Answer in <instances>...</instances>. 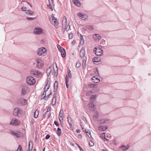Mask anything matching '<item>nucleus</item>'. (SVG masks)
Here are the masks:
<instances>
[{
    "instance_id": "nucleus-8",
    "label": "nucleus",
    "mask_w": 151,
    "mask_h": 151,
    "mask_svg": "<svg viewBox=\"0 0 151 151\" xmlns=\"http://www.w3.org/2000/svg\"><path fill=\"white\" fill-rule=\"evenodd\" d=\"M21 112L22 111L19 108H16L14 109L13 114L15 116H18L21 115Z\"/></svg>"
},
{
    "instance_id": "nucleus-40",
    "label": "nucleus",
    "mask_w": 151,
    "mask_h": 151,
    "mask_svg": "<svg viewBox=\"0 0 151 151\" xmlns=\"http://www.w3.org/2000/svg\"><path fill=\"white\" fill-rule=\"evenodd\" d=\"M96 84H90L88 85V86L90 88H93L96 86Z\"/></svg>"
},
{
    "instance_id": "nucleus-16",
    "label": "nucleus",
    "mask_w": 151,
    "mask_h": 151,
    "mask_svg": "<svg viewBox=\"0 0 151 151\" xmlns=\"http://www.w3.org/2000/svg\"><path fill=\"white\" fill-rule=\"evenodd\" d=\"M93 37L94 39L96 41H99L101 38V37L100 35L98 34H94L93 35Z\"/></svg>"
},
{
    "instance_id": "nucleus-14",
    "label": "nucleus",
    "mask_w": 151,
    "mask_h": 151,
    "mask_svg": "<svg viewBox=\"0 0 151 151\" xmlns=\"http://www.w3.org/2000/svg\"><path fill=\"white\" fill-rule=\"evenodd\" d=\"M50 74L54 76H57L58 75V70L57 66L56 69H55L53 68V70H52L51 74Z\"/></svg>"
},
{
    "instance_id": "nucleus-37",
    "label": "nucleus",
    "mask_w": 151,
    "mask_h": 151,
    "mask_svg": "<svg viewBox=\"0 0 151 151\" xmlns=\"http://www.w3.org/2000/svg\"><path fill=\"white\" fill-rule=\"evenodd\" d=\"M94 78L96 79L97 80V81H93V82H94V83H98L100 81V80L98 79L97 78H96V77L95 76H93V78L92 79L93 80H95V79H94Z\"/></svg>"
},
{
    "instance_id": "nucleus-61",
    "label": "nucleus",
    "mask_w": 151,
    "mask_h": 151,
    "mask_svg": "<svg viewBox=\"0 0 151 151\" xmlns=\"http://www.w3.org/2000/svg\"><path fill=\"white\" fill-rule=\"evenodd\" d=\"M51 110V109L50 108H48L47 109V110L46 111V112H48L49 111H50Z\"/></svg>"
},
{
    "instance_id": "nucleus-12",
    "label": "nucleus",
    "mask_w": 151,
    "mask_h": 151,
    "mask_svg": "<svg viewBox=\"0 0 151 151\" xmlns=\"http://www.w3.org/2000/svg\"><path fill=\"white\" fill-rule=\"evenodd\" d=\"M78 17L83 20H85L87 19L88 16L87 15L83 13H79L78 14Z\"/></svg>"
},
{
    "instance_id": "nucleus-19",
    "label": "nucleus",
    "mask_w": 151,
    "mask_h": 151,
    "mask_svg": "<svg viewBox=\"0 0 151 151\" xmlns=\"http://www.w3.org/2000/svg\"><path fill=\"white\" fill-rule=\"evenodd\" d=\"M20 103L22 105L24 106L26 105L27 103V101L26 99H20L19 100Z\"/></svg>"
},
{
    "instance_id": "nucleus-22",
    "label": "nucleus",
    "mask_w": 151,
    "mask_h": 151,
    "mask_svg": "<svg viewBox=\"0 0 151 151\" xmlns=\"http://www.w3.org/2000/svg\"><path fill=\"white\" fill-rule=\"evenodd\" d=\"M73 2L78 6L80 7L81 6V2L78 0H73Z\"/></svg>"
},
{
    "instance_id": "nucleus-6",
    "label": "nucleus",
    "mask_w": 151,
    "mask_h": 151,
    "mask_svg": "<svg viewBox=\"0 0 151 151\" xmlns=\"http://www.w3.org/2000/svg\"><path fill=\"white\" fill-rule=\"evenodd\" d=\"M49 19L51 23L55 27H57L58 25V20L53 16L52 15L50 17Z\"/></svg>"
},
{
    "instance_id": "nucleus-26",
    "label": "nucleus",
    "mask_w": 151,
    "mask_h": 151,
    "mask_svg": "<svg viewBox=\"0 0 151 151\" xmlns=\"http://www.w3.org/2000/svg\"><path fill=\"white\" fill-rule=\"evenodd\" d=\"M58 83L57 81H56L54 83V91H55L58 88Z\"/></svg>"
},
{
    "instance_id": "nucleus-24",
    "label": "nucleus",
    "mask_w": 151,
    "mask_h": 151,
    "mask_svg": "<svg viewBox=\"0 0 151 151\" xmlns=\"http://www.w3.org/2000/svg\"><path fill=\"white\" fill-rule=\"evenodd\" d=\"M25 13L28 15H32L33 14L34 12L30 10H28L26 11Z\"/></svg>"
},
{
    "instance_id": "nucleus-4",
    "label": "nucleus",
    "mask_w": 151,
    "mask_h": 151,
    "mask_svg": "<svg viewBox=\"0 0 151 151\" xmlns=\"http://www.w3.org/2000/svg\"><path fill=\"white\" fill-rule=\"evenodd\" d=\"M35 79L33 77L31 76H29L27 77V83L28 85H33L35 84Z\"/></svg>"
},
{
    "instance_id": "nucleus-53",
    "label": "nucleus",
    "mask_w": 151,
    "mask_h": 151,
    "mask_svg": "<svg viewBox=\"0 0 151 151\" xmlns=\"http://www.w3.org/2000/svg\"><path fill=\"white\" fill-rule=\"evenodd\" d=\"M73 35L72 34H69V37L70 39H72L73 38Z\"/></svg>"
},
{
    "instance_id": "nucleus-43",
    "label": "nucleus",
    "mask_w": 151,
    "mask_h": 151,
    "mask_svg": "<svg viewBox=\"0 0 151 151\" xmlns=\"http://www.w3.org/2000/svg\"><path fill=\"white\" fill-rule=\"evenodd\" d=\"M50 82L49 81H48L47 83V84H46V86H45V87L46 88H48V89H49L50 87Z\"/></svg>"
},
{
    "instance_id": "nucleus-35",
    "label": "nucleus",
    "mask_w": 151,
    "mask_h": 151,
    "mask_svg": "<svg viewBox=\"0 0 151 151\" xmlns=\"http://www.w3.org/2000/svg\"><path fill=\"white\" fill-rule=\"evenodd\" d=\"M68 121L69 123V124L70 125H72V120L71 119V118L70 117H68Z\"/></svg>"
},
{
    "instance_id": "nucleus-51",
    "label": "nucleus",
    "mask_w": 151,
    "mask_h": 151,
    "mask_svg": "<svg viewBox=\"0 0 151 151\" xmlns=\"http://www.w3.org/2000/svg\"><path fill=\"white\" fill-rule=\"evenodd\" d=\"M57 47L58 48V49H59V50L60 51V50H61V48H63V47H61L60 45H57Z\"/></svg>"
},
{
    "instance_id": "nucleus-45",
    "label": "nucleus",
    "mask_w": 151,
    "mask_h": 151,
    "mask_svg": "<svg viewBox=\"0 0 151 151\" xmlns=\"http://www.w3.org/2000/svg\"><path fill=\"white\" fill-rule=\"evenodd\" d=\"M48 89H49L48 88H46L45 87L44 91V92L42 94H46V91H47Z\"/></svg>"
},
{
    "instance_id": "nucleus-1",
    "label": "nucleus",
    "mask_w": 151,
    "mask_h": 151,
    "mask_svg": "<svg viewBox=\"0 0 151 151\" xmlns=\"http://www.w3.org/2000/svg\"><path fill=\"white\" fill-rule=\"evenodd\" d=\"M70 29V26L69 24H67V21L66 18L64 16L62 21V32L64 33L66 30L67 32Z\"/></svg>"
},
{
    "instance_id": "nucleus-59",
    "label": "nucleus",
    "mask_w": 151,
    "mask_h": 151,
    "mask_svg": "<svg viewBox=\"0 0 151 151\" xmlns=\"http://www.w3.org/2000/svg\"><path fill=\"white\" fill-rule=\"evenodd\" d=\"M87 93L88 94H92V92L91 91H88V92H87Z\"/></svg>"
},
{
    "instance_id": "nucleus-3",
    "label": "nucleus",
    "mask_w": 151,
    "mask_h": 151,
    "mask_svg": "<svg viewBox=\"0 0 151 151\" xmlns=\"http://www.w3.org/2000/svg\"><path fill=\"white\" fill-rule=\"evenodd\" d=\"M37 67L39 69L41 68L43 66L44 63L42 60L39 58H37L35 60Z\"/></svg>"
},
{
    "instance_id": "nucleus-62",
    "label": "nucleus",
    "mask_w": 151,
    "mask_h": 151,
    "mask_svg": "<svg viewBox=\"0 0 151 151\" xmlns=\"http://www.w3.org/2000/svg\"><path fill=\"white\" fill-rule=\"evenodd\" d=\"M98 117V114H97L95 116H94V118H95V119H96V118H97Z\"/></svg>"
},
{
    "instance_id": "nucleus-47",
    "label": "nucleus",
    "mask_w": 151,
    "mask_h": 151,
    "mask_svg": "<svg viewBox=\"0 0 151 151\" xmlns=\"http://www.w3.org/2000/svg\"><path fill=\"white\" fill-rule=\"evenodd\" d=\"M89 143V145L91 147L93 146L94 145L93 142L91 141H90Z\"/></svg>"
},
{
    "instance_id": "nucleus-60",
    "label": "nucleus",
    "mask_w": 151,
    "mask_h": 151,
    "mask_svg": "<svg viewBox=\"0 0 151 151\" xmlns=\"http://www.w3.org/2000/svg\"><path fill=\"white\" fill-rule=\"evenodd\" d=\"M47 112H46L45 113H44L43 114V115L42 116V117H45L46 116V115L47 114Z\"/></svg>"
},
{
    "instance_id": "nucleus-25",
    "label": "nucleus",
    "mask_w": 151,
    "mask_h": 151,
    "mask_svg": "<svg viewBox=\"0 0 151 151\" xmlns=\"http://www.w3.org/2000/svg\"><path fill=\"white\" fill-rule=\"evenodd\" d=\"M49 95H41V99H44V100L47 99L49 97Z\"/></svg>"
},
{
    "instance_id": "nucleus-49",
    "label": "nucleus",
    "mask_w": 151,
    "mask_h": 151,
    "mask_svg": "<svg viewBox=\"0 0 151 151\" xmlns=\"http://www.w3.org/2000/svg\"><path fill=\"white\" fill-rule=\"evenodd\" d=\"M81 65V64L80 63H77L76 65V66L77 68H78L79 67H80Z\"/></svg>"
},
{
    "instance_id": "nucleus-17",
    "label": "nucleus",
    "mask_w": 151,
    "mask_h": 151,
    "mask_svg": "<svg viewBox=\"0 0 151 151\" xmlns=\"http://www.w3.org/2000/svg\"><path fill=\"white\" fill-rule=\"evenodd\" d=\"M11 133L17 138H19L22 136V134L21 132L18 131L16 132H12Z\"/></svg>"
},
{
    "instance_id": "nucleus-36",
    "label": "nucleus",
    "mask_w": 151,
    "mask_h": 151,
    "mask_svg": "<svg viewBox=\"0 0 151 151\" xmlns=\"http://www.w3.org/2000/svg\"><path fill=\"white\" fill-rule=\"evenodd\" d=\"M56 99L55 98V97H54L52 100V103L53 105H55L56 103Z\"/></svg>"
},
{
    "instance_id": "nucleus-57",
    "label": "nucleus",
    "mask_w": 151,
    "mask_h": 151,
    "mask_svg": "<svg viewBox=\"0 0 151 151\" xmlns=\"http://www.w3.org/2000/svg\"><path fill=\"white\" fill-rule=\"evenodd\" d=\"M50 135L49 134H47L45 138L46 139H49L50 138Z\"/></svg>"
},
{
    "instance_id": "nucleus-20",
    "label": "nucleus",
    "mask_w": 151,
    "mask_h": 151,
    "mask_svg": "<svg viewBox=\"0 0 151 151\" xmlns=\"http://www.w3.org/2000/svg\"><path fill=\"white\" fill-rule=\"evenodd\" d=\"M61 50H60V51L61 52V54L63 58H64L66 56V53H65V51L64 49L63 48H61Z\"/></svg>"
},
{
    "instance_id": "nucleus-46",
    "label": "nucleus",
    "mask_w": 151,
    "mask_h": 151,
    "mask_svg": "<svg viewBox=\"0 0 151 151\" xmlns=\"http://www.w3.org/2000/svg\"><path fill=\"white\" fill-rule=\"evenodd\" d=\"M21 10H22V11H27V8L26 7L24 6H23L21 8Z\"/></svg>"
},
{
    "instance_id": "nucleus-38",
    "label": "nucleus",
    "mask_w": 151,
    "mask_h": 151,
    "mask_svg": "<svg viewBox=\"0 0 151 151\" xmlns=\"http://www.w3.org/2000/svg\"><path fill=\"white\" fill-rule=\"evenodd\" d=\"M96 95H92L90 98V99L91 100V102L92 101V100H93V101L94 100V99H96Z\"/></svg>"
},
{
    "instance_id": "nucleus-28",
    "label": "nucleus",
    "mask_w": 151,
    "mask_h": 151,
    "mask_svg": "<svg viewBox=\"0 0 151 151\" xmlns=\"http://www.w3.org/2000/svg\"><path fill=\"white\" fill-rule=\"evenodd\" d=\"M100 61V59L98 57H95L93 59V62H98Z\"/></svg>"
},
{
    "instance_id": "nucleus-18",
    "label": "nucleus",
    "mask_w": 151,
    "mask_h": 151,
    "mask_svg": "<svg viewBox=\"0 0 151 151\" xmlns=\"http://www.w3.org/2000/svg\"><path fill=\"white\" fill-rule=\"evenodd\" d=\"M85 52V48L84 47L82 48L80 53V56L81 58H83L84 56Z\"/></svg>"
},
{
    "instance_id": "nucleus-55",
    "label": "nucleus",
    "mask_w": 151,
    "mask_h": 151,
    "mask_svg": "<svg viewBox=\"0 0 151 151\" xmlns=\"http://www.w3.org/2000/svg\"><path fill=\"white\" fill-rule=\"evenodd\" d=\"M105 122L104 119H102L100 120V122L101 123H104Z\"/></svg>"
},
{
    "instance_id": "nucleus-15",
    "label": "nucleus",
    "mask_w": 151,
    "mask_h": 151,
    "mask_svg": "<svg viewBox=\"0 0 151 151\" xmlns=\"http://www.w3.org/2000/svg\"><path fill=\"white\" fill-rule=\"evenodd\" d=\"M88 107L91 111H93L96 109L93 103H91V101L90 102L88 105Z\"/></svg>"
},
{
    "instance_id": "nucleus-64",
    "label": "nucleus",
    "mask_w": 151,
    "mask_h": 151,
    "mask_svg": "<svg viewBox=\"0 0 151 151\" xmlns=\"http://www.w3.org/2000/svg\"><path fill=\"white\" fill-rule=\"evenodd\" d=\"M71 73L70 71V70L69 69H68V73Z\"/></svg>"
},
{
    "instance_id": "nucleus-41",
    "label": "nucleus",
    "mask_w": 151,
    "mask_h": 151,
    "mask_svg": "<svg viewBox=\"0 0 151 151\" xmlns=\"http://www.w3.org/2000/svg\"><path fill=\"white\" fill-rule=\"evenodd\" d=\"M86 28H88V29L91 30H93L94 29V28L92 26H90V25H87L86 26Z\"/></svg>"
},
{
    "instance_id": "nucleus-39",
    "label": "nucleus",
    "mask_w": 151,
    "mask_h": 151,
    "mask_svg": "<svg viewBox=\"0 0 151 151\" xmlns=\"http://www.w3.org/2000/svg\"><path fill=\"white\" fill-rule=\"evenodd\" d=\"M80 43L81 45H83L84 43V40L82 36H81V38L80 40Z\"/></svg>"
},
{
    "instance_id": "nucleus-63",
    "label": "nucleus",
    "mask_w": 151,
    "mask_h": 151,
    "mask_svg": "<svg viewBox=\"0 0 151 151\" xmlns=\"http://www.w3.org/2000/svg\"><path fill=\"white\" fill-rule=\"evenodd\" d=\"M76 131L77 133H80V131L79 129H77Z\"/></svg>"
},
{
    "instance_id": "nucleus-50",
    "label": "nucleus",
    "mask_w": 151,
    "mask_h": 151,
    "mask_svg": "<svg viewBox=\"0 0 151 151\" xmlns=\"http://www.w3.org/2000/svg\"><path fill=\"white\" fill-rule=\"evenodd\" d=\"M86 134L89 137L90 135L91 136V132L89 131H88V132H86Z\"/></svg>"
},
{
    "instance_id": "nucleus-48",
    "label": "nucleus",
    "mask_w": 151,
    "mask_h": 151,
    "mask_svg": "<svg viewBox=\"0 0 151 151\" xmlns=\"http://www.w3.org/2000/svg\"><path fill=\"white\" fill-rule=\"evenodd\" d=\"M86 60L84 59L83 60V63H82V65L83 67L86 66Z\"/></svg>"
},
{
    "instance_id": "nucleus-2",
    "label": "nucleus",
    "mask_w": 151,
    "mask_h": 151,
    "mask_svg": "<svg viewBox=\"0 0 151 151\" xmlns=\"http://www.w3.org/2000/svg\"><path fill=\"white\" fill-rule=\"evenodd\" d=\"M37 54L39 56H45L47 54V50L46 49L43 47L38 48L36 51Z\"/></svg>"
},
{
    "instance_id": "nucleus-10",
    "label": "nucleus",
    "mask_w": 151,
    "mask_h": 151,
    "mask_svg": "<svg viewBox=\"0 0 151 151\" xmlns=\"http://www.w3.org/2000/svg\"><path fill=\"white\" fill-rule=\"evenodd\" d=\"M43 29L41 28H36L34 30V32L35 34L37 35H40L42 34Z\"/></svg>"
},
{
    "instance_id": "nucleus-9",
    "label": "nucleus",
    "mask_w": 151,
    "mask_h": 151,
    "mask_svg": "<svg viewBox=\"0 0 151 151\" xmlns=\"http://www.w3.org/2000/svg\"><path fill=\"white\" fill-rule=\"evenodd\" d=\"M20 123V122L15 118L13 119L10 123V124L14 126L18 125Z\"/></svg>"
},
{
    "instance_id": "nucleus-34",
    "label": "nucleus",
    "mask_w": 151,
    "mask_h": 151,
    "mask_svg": "<svg viewBox=\"0 0 151 151\" xmlns=\"http://www.w3.org/2000/svg\"><path fill=\"white\" fill-rule=\"evenodd\" d=\"M57 134L58 136H60L61 134V130L59 128H58L57 129Z\"/></svg>"
},
{
    "instance_id": "nucleus-52",
    "label": "nucleus",
    "mask_w": 151,
    "mask_h": 151,
    "mask_svg": "<svg viewBox=\"0 0 151 151\" xmlns=\"http://www.w3.org/2000/svg\"><path fill=\"white\" fill-rule=\"evenodd\" d=\"M26 19H27L29 20H33L35 19V18L27 17L26 18Z\"/></svg>"
},
{
    "instance_id": "nucleus-11",
    "label": "nucleus",
    "mask_w": 151,
    "mask_h": 151,
    "mask_svg": "<svg viewBox=\"0 0 151 151\" xmlns=\"http://www.w3.org/2000/svg\"><path fill=\"white\" fill-rule=\"evenodd\" d=\"M29 91V89L28 87L26 85L23 86L22 89V93L23 94H24Z\"/></svg>"
},
{
    "instance_id": "nucleus-5",
    "label": "nucleus",
    "mask_w": 151,
    "mask_h": 151,
    "mask_svg": "<svg viewBox=\"0 0 151 151\" xmlns=\"http://www.w3.org/2000/svg\"><path fill=\"white\" fill-rule=\"evenodd\" d=\"M30 73L31 75L36 77H39L42 76V74L40 71L35 69L32 70L30 71Z\"/></svg>"
},
{
    "instance_id": "nucleus-7",
    "label": "nucleus",
    "mask_w": 151,
    "mask_h": 151,
    "mask_svg": "<svg viewBox=\"0 0 151 151\" xmlns=\"http://www.w3.org/2000/svg\"><path fill=\"white\" fill-rule=\"evenodd\" d=\"M94 53L97 56H101L103 55V50L99 47H95L93 50Z\"/></svg>"
},
{
    "instance_id": "nucleus-31",
    "label": "nucleus",
    "mask_w": 151,
    "mask_h": 151,
    "mask_svg": "<svg viewBox=\"0 0 151 151\" xmlns=\"http://www.w3.org/2000/svg\"><path fill=\"white\" fill-rule=\"evenodd\" d=\"M53 5L54 4L53 3L51 4H50V3H49V4H47V7L49 9H50L51 11H52L53 10V9L52 7V6H53Z\"/></svg>"
},
{
    "instance_id": "nucleus-44",
    "label": "nucleus",
    "mask_w": 151,
    "mask_h": 151,
    "mask_svg": "<svg viewBox=\"0 0 151 151\" xmlns=\"http://www.w3.org/2000/svg\"><path fill=\"white\" fill-rule=\"evenodd\" d=\"M50 82L49 81H48L47 83V84H46V86H45V87L46 88H48V89H49L50 87Z\"/></svg>"
},
{
    "instance_id": "nucleus-58",
    "label": "nucleus",
    "mask_w": 151,
    "mask_h": 151,
    "mask_svg": "<svg viewBox=\"0 0 151 151\" xmlns=\"http://www.w3.org/2000/svg\"><path fill=\"white\" fill-rule=\"evenodd\" d=\"M49 3H50V4H52L53 3V0H48Z\"/></svg>"
},
{
    "instance_id": "nucleus-23",
    "label": "nucleus",
    "mask_w": 151,
    "mask_h": 151,
    "mask_svg": "<svg viewBox=\"0 0 151 151\" xmlns=\"http://www.w3.org/2000/svg\"><path fill=\"white\" fill-rule=\"evenodd\" d=\"M72 77L71 74V73H68V75L65 78V80L66 83L68 82V80L69 78H70Z\"/></svg>"
},
{
    "instance_id": "nucleus-42",
    "label": "nucleus",
    "mask_w": 151,
    "mask_h": 151,
    "mask_svg": "<svg viewBox=\"0 0 151 151\" xmlns=\"http://www.w3.org/2000/svg\"><path fill=\"white\" fill-rule=\"evenodd\" d=\"M15 151H22V146L20 145H19L17 149Z\"/></svg>"
},
{
    "instance_id": "nucleus-27",
    "label": "nucleus",
    "mask_w": 151,
    "mask_h": 151,
    "mask_svg": "<svg viewBox=\"0 0 151 151\" xmlns=\"http://www.w3.org/2000/svg\"><path fill=\"white\" fill-rule=\"evenodd\" d=\"M39 115V112L37 110H36L34 113V117L35 118H36Z\"/></svg>"
},
{
    "instance_id": "nucleus-33",
    "label": "nucleus",
    "mask_w": 151,
    "mask_h": 151,
    "mask_svg": "<svg viewBox=\"0 0 151 151\" xmlns=\"http://www.w3.org/2000/svg\"><path fill=\"white\" fill-rule=\"evenodd\" d=\"M128 147L129 146H128V145H127V146L123 145L121 147V148L123 150H126L128 149Z\"/></svg>"
},
{
    "instance_id": "nucleus-32",
    "label": "nucleus",
    "mask_w": 151,
    "mask_h": 151,
    "mask_svg": "<svg viewBox=\"0 0 151 151\" xmlns=\"http://www.w3.org/2000/svg\"><path fill=\"white\" fill-rule=\"evenodd\" d=\"M101 138L104 139V141H108V140L106 138L104 133H103L101 135Z\"/></svg>"
},
{
    "instance_id": "nucleus-29",
    "label": "nucleus",
    "mask_w": 151,
    "mask_h": 151,
    "mask_svg": "<svg viewBox=\"0 0 151 151\" xmlns=\"http://www.w3.org/2000/svg\"><path fill=\"white\" fill-rule=\"evenodd\" d=\"M107 129V127L105 126H101L99 128V129L101 131H104Z\"/></svg>"
},
{
    "instance_id": "nucleus-21",
    "label": "nucleus",
    "mask_w": 151,
    "mask_h": 151,
    "mask_svg": "<svg viewBox=\"0 0 151 151\" xmlns=\"http://www.w3.org/2000/svg\"><path fill=\"white\" fill-rule=\"evenodd\" d=\"M52 70V66L50 67L47 70V76L50 75V74H51V73Z\"/></svg>"
},
{
    "instance_id": "nucleus-56",
    "label": "nucleus",
    "mask_w": 151,
    "mask_h": 151,
    "mask_svg": "<svg viewBox=\"0 0 151 151\" xmlns=\"http://www.w3.org/2000/svg\"><path fill=\"white\" fill-rule=\"evenodd\" d=\"M54 123L57 126H59V124L58 123L57 121H55Z\"/></svg>"
},
{
    "instance_id": "nucleus-13",
    "label": "nucleus",
    "mask_w": 151,
    "mask_h": 151,
    "mask_svg": "<svg viewBox=\"0 0 151 151\" xmlns=\"http://www.w3.org/2000/svg\"><path fill=\"white\" fill-rule=\"evenodd\" d=\"M63 113L64 112L63 110V109H61L60 110L59 115V119L60 122L63 120Z\"/></svg>"
},
{
    "instance_id": "nucleus-54",
    "label": "nucleus",
    "mask_w": 151,
    "mask_h": 151,
    "mask_svg": "<svg viewBox=\"0 0 151 151\" xmlns=\"http://www.w3.org/2000/svg\"><path fill=\"white\" fill-rule=\"evenodd\" d=\"M41 44L43 45L44 44H45V40L44 39H43L42 40H41Z\"/></svg>"
},
{
    "instance_id": "nucleus-30",
    "label": "nucleus",
    "mask_w": 151,
    "mask_h": 151,
    "mask_svg": "<svg viewBox=\"0 0 151 151\" xmlns=\"http://www.w3.org/2000/svg\"><path fill=\"white\" fill-rule=\"evenodd\" d=\"M33 147V143L31 141H30L29 142V150L30 149L32 150Z\"/></svg>"
}]
</instances>
